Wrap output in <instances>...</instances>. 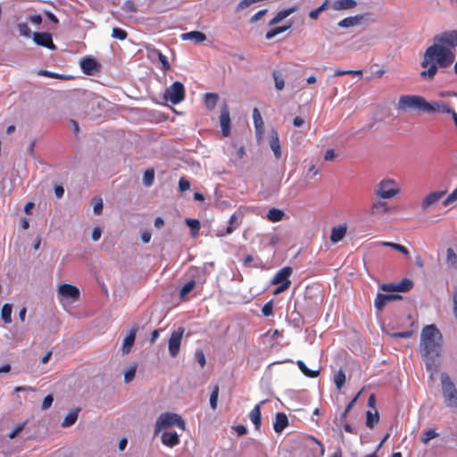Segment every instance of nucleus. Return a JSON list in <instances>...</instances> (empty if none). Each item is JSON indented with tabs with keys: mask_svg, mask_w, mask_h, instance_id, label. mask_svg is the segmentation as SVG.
Segmentation results:
<instances>
[{
	"mask_svg": "<svg viewBox=\"0 0 457 457\" xmlns=\"http://www.w3.org/2000/svg\"><path fill=\"white\" fill-rule=\"evenodd\" d=\"M453 314H454V317L457 320V290H455L453 292Z\"/></svg>",
	"mask_w": 457,
	"mask_h": 457,
	"instance_id": "64",
	"label": "nucleus"
},
{
	"mask_svg": "<svg viewBox=\"0 0 457 457\" xmlns=\"http://www.w3.org/2000/svg\"><path fill=\"white\" fill-rule=\"evenodd\" d=\"M161 439L162 443L169 447H173L179 444V435L176 432H163Z\"/></svg>",
	"mask_w": 457,
	"mask_h": 457,
	"instance_id": "24",
	"label": "nucleus"
},
{
	"mask_svg": "<svg viewBox=\"0 0 457 457\" xmlns=\"http://www.w3.org/2000/svg\"><path fill=\"white\" fill-rule=\"evenodd\" d=\"M77 419H78V411H72L65 416V418L63 419V420L62 422V426L63 428H68V427L73 425L76 422Z\"/></svg>",
	"mask_w": 457,
	"mask_h": 457,
	"instance_id": "35",
	"label": "nucleus"
},
{
	"mask_svg": "<svg viewBox=\"0 0 457 457\" xmlns=\"http://www.w3.org/2000/svg\"><path fill=\"white\" fill-rule=\"evenodd\" d=\"M424 112H439V113H450L452 112V109L448 104H446L443 101H434L428 103L426 101Z\"/></svg>",
	"mask_w": 457,
	"mask_h": 457,
	"instance_id": "10",
	"label": "nucleus"
},
{
	"mask_svg": "<svg viewBox=\"0 0 457 457\" xmlns=\"http://www.w3.org/2000/svg\"><path fill=\"white\" fill-rule=\"evenodd\" d=\"M288 425V419L283 412L276 414L273 428L276 433H281Z\"/></svg>",
	"mask_w": 457,
	"mask_h": 457,
	"instance_id": "22",
	"label": "nucleus"
},
{
	"mask_svg": "<svg viewBox=\"0 0 457 457\" xmlns=\"http://www.w3.org/2000/svg\"><path fill=\"white\" fill-rule=\"evenodd\" d=\"M445 192V191H435L432 193H429L421 203V209L423 212L428 211V209L436 204L444 195Z\"/></svg>",
	"mask_w": 457,
	"mask_h": 457,
	"instance_id": "12",
	"label": "nucleus"
},
{
	"mask_svg": "<svg viewBox=\"0 0 457 457\" xmlns=\"http://www.w3.org/2000/svg\"><path fill=\"white\" fill-rule=\"evenodd\" d=\"M218 396H219V386L215 385L213 386L212 392L210 395V405L212 410H215L217 408Z\"/></svg>",
	"mask_w": 457,
	"mask_h": 457,
	"instance_id": "42",
	"label": "nucleus"
},
{
	"mask_svg": "<svg viewBox=\"0 0 457 457\" xmlns=\"http://www.w3.org/2000/svg\"><path fill=\"white\" fill-rule=\"evenodd\" d=\"M112 37L120 40H124L127 37V32L120 28H113Z\"/></svg>",
	"mask_w": 457,
	"mask_h": 457,
	"instance_id": "47",
	"label": "nucleus"
},
{
	"mask_svg": "<svg viewBox=\"0 0 457 457\" xmlns=\"http://www.w3.org/2000/svg\"><path fill=\"white\" fill-rule=\"evenodd\" d=\"M253 119L256 134L259 137H261L263 133V120H262V115L257 108H254L253 111Z\"/></svg>",
	"mask_w": 457,
	"mask_h": 457,
	"instance_id": "28",
	"label": "nucleus"
},
{
	"mask_svg": "<svg viewBox=\"0 0 457 457\" xmlns=\"http://www.w3.org/2000/svg\"><path fill=\"white\" fill-rule=\"evenodd\" d=\"M284 217V212L280 209L272 208L267 213V219L271 222H278Z\"/></svg>",
	"mask_w": 457,
	"mask_h": 457,
	"instance_id": "31",
	"label": "nucleus"
},
{
	"mask_svg": "<svg viewBox=\"0 0 457 457\" xmlns=\"http://www.w3.org/2000/svg\"><path fill=\"white\" fill-rule=\"evenodd\" d=\"M185 98V87L179 82L176 81L168 87L163 94V99L170 102L172 104L181 103Z\"/></svg>",
	"mask_w": 457,
	"mask_h": 457,
	"instance_id": "8",
	"label": "nucleus"
},
{
	"mask_svg": "<svg viewBox=\"0 0 457 457\" xmlns=\"http://www.w3.org/2000/svg\"><path fill=\"white\" fill-rule=\"evenodd\" d=\"M270 147L272 150L274 156L277 159H279L281 157V147H280V142L278 134L276 130H271L270 136Z\"/></svg>",
	"mask_w": 457,
	"mask_h": 457,
	"instance_id": "20",
	"label": "nucleus"
},
{
	"mask_svg": "<svg viewBox=\"0 0 457 457\" xmlns=\"http://www.w3.org/2000/svg\"><path fill=\"white\" fill-rule=\"evenodd\" d=\"M195 358L196 361L200 364V366L202 368L205 365L206 360H205L204 353V352L202 350H196L195 351Z\"/></svg>",
	"mask_w": 457,
	"mask_h": 457,
	"instance_id": "52",
	"label": "nucleus"
},
{
	"mask_svg": "<svg viewBox=\"0 0 457 457\" xmlns=\"http://www.w3.org/2000/svg\"><path fill=\"white\" fill-rule=\"evenodd\" d=\"M186 222L192 229V235L195 237L198 233L200 228L199 221L197 220L187 219Z\"/></svg>",
	"mask_w": 457,
	"mask_h": 457,
	"instance_id": "48",
	"label": "nucleus"
},
{
	"mask_svg": "<svg viewBox=\"0 0 457 457\" xmlns=\"http://www.w3.org/2000/svg\"><path fill=\"white\" fill-rule=\"evenodd\" d=\"M219 96L217 94L214 93H207L205 95V104L208 109L212 110L217 102H218Z\"/></svg>",
	"mask_w": 457,
	"mask_h": 457,
	"instance_id": "38",
	"label": "nucleus"
},
{
	"mask_svg": "<svg viewBox=\"0 0 457 457\" xmlns=\"http://www.w3.org/2000/svg\"><path fill=\"white\" fill-rule=\"evenodd\" d=\"M426 99L417 95H403L399 97L397 109L402 112L425 110Z\"/></svg>",
	"mask_w": 457,
	"mask_h": 457,
	"instance_id": "6",
	"label": "nucleus"
},
{
	"mask_svg": "<svg viewBox=\"0 0 457 457\" xmlns=\"http://www.w3.org/2000/svg\"><path fill=\"white\" fill-rule=\"evenodd\" d=\"M412 331L411 330H407V331H403V332H399V333H391V334H388V336L392 338H408V337H411L412 336Z\"/></svg>",
	"mask_w": 457,
	"mask_h": 457,
	"instance_id": "53",
	"label": "nucleus"
},
{
	"mask_svg": "<svg viewBox=\"0 0 457 457\" xmlns=\"http://www.w3.org/2000/svg\"><path fill=\"white\" fill-rule=\"evenodd\" d=\"M346 225H339L337 227H334L331 229L330 240L332 243L336 244L341 241L345 234H346Z\"/></svg>",
	"mask_w": 457,
	"mask_h": 457,
	"instance_id": "25",
	"label": "nucleus"
},
{
	"mask_svg": "<svg viewBox=\"0 0 457 457\" xmlns=\"http://www.w3.org/2000/svg\"><path fill=\"white\" fill-rule=\"evenodd\" d=\"M337 154L333 149H328L324 155L325 161H333L336 158Z\"/></svg>",
	"mask_w": 457,
	"mask_h": 457,
	"instance_id": "61",
	"label": "nucleus"
},
{
	"mask_svg": "<svg viewBox=\"0 0 457 457\" xmlns=\"http://www.w3.org/2000/svg\"><path fill=\"white\" fill-rule=\"evenodd\" d=\"M380 288L385 292H397L396 284H383Z\"/></svg>",
	"mask_w": 457,
	"mask_h": 457,
	"instance_id": "58",
	"label": "nucleus"
},
{
	"mask_svg": "<svg viewBox=\"0 0 457 457\" xmlns=\"http://www.w3.org/2000/svg\"><path fill=\"white\" fill-rule=\"evenodd\" d=\"M441 391L445 405L453 411H457V388L447 373L440 376Z\"/></svg>",
	"mask_w": 457,
	"mask_h": 457,
	"instance_id": "4",
	"label": "nucleus"
},
{
	"mask_svg": "<svg viewBox=\"0 0 457 457\" xmlns=\"http://www.w3.org/2000/svg\"><path fill=\"white\" fill-rule=\"evenodd\" d=\"M152 237V234L148 230H145L141 233V239L142 241L146 244L149 243Z\"/></svg>",
	"mask_w": 457,
	"mask_h": 457,
	"instance_id": "63",
	"label": "nucleus"
},
{
	"mask_svg": "<svg viewBox=\"0 0 457 457\" xmlns=\"http://www.w3.org/2000/svg\"><path fill=\"white\" fill-rule=\"evenodd\" d=\"M181 38L183 40H193L196 43H202L206 40V36L204 33L200 31H190L183 33L181 35Z\"/></svg>",
	"mask_w": 457,
	"mask_h": 457,
	"instance_id": "27",
	"label": "nucleus"
},
{
	"mask_svg": "<svg viewBox=\"0 0 457 457\" xmlns=\"http://www.w3.org/2000/svg\"><path fill=\"white\" fill-rule=\"evenodd\" d=\"M17 29L21 36L25 37H30L31 36V30L25 22H19L17 23Z\"/></svg>",
	"mask_w": 457,
	"mask_h": 457,
	"instance_id": "43",
	"label": "nucleus"
},
{
	"mask_svg": "<svg viewBox=\"0 0 457 457\" xmlns=\"http://www.w3.org/2000/svg\"><path fill=\"white\" fill-rule=\"evenodd\" d=\"M290 27H291V23L288 25H285V26L276 27V28L269 30L266 33L265 37H266V39L270 40V39L273 38L275 36L287 31Z\"/></svg>",
	"mask_w": 457,
	"mask_h": 457,
	"instance_id": "34",
	"label": "nucleus"
},
{
	"mask_svg": "<svg viewBox=\"0 0 457 457\" xmlns=\"http://www.w3.org/2000/svg\"><path fill=\"white\" fill-rule=\"evenodd\" d=\"M136 370H137L136 365L129 367L126 370V372L124 373V380L126 383H129L130 381L133 380V378H135Z\"/></svg>",
	"mask_w": 457,
	"mask_h": 457,
	"instance_id": "46",
	"label": "nucleus"
},
{
	"mask_svg": "<svg viewBox=\"0 0 457 457\" xmlns=\"http://www.w3.org/2000/svg\"><path fill=\"white\" fill-rule=\"evenodd\" d=\"M413 286V283L409 278H403L400 283L396 284L397 292H407Z\"/></svg>",
	"mask_w": 457,
	"mask_h": 457,
	"instance_id": "40",
	"label": "nucleus"
},
{
	"mask_svg": "<svg viewBox=\"0 0 457 457\" xmlns=\"http://www.w3.org/2000/svg\"><path fill=\"white\" fill-rule=\"evenodd\" d=\"M237 217L236 214H233L228 220V226L226 228V233L231 234L237 228Z\"/></svg>",
	"mask_w": 457,
	"mask_h": 457,
	"instance_id": "45",
	"label": "nucleus"
},
{
	"mask_svg": "<svg viewBox=\"0 0 457 457\" xmlns=\"http://www.w3.org/2000/svg\"><path fill=\"white\" fill-rule=\"evenodd\" d=\"M296 364L299 368V370L306 376V377H309V378H316L319 374H320V370H311L309 368H307V366L305 365V363L303 361H296Z\"/></svg>",
	"mask_w": 457,
	"mask_h": 457,
	"instance_id": "30",
	"label": "nucleus"
},
{
	"mask_svg": "<svg viewBox=\"0 0 457 457\" xmlns=\"http://www.w3.org/2000/svg\"><path fill=\"white\" fill-rule=\"evenodd\" d=\"M171 427H178L183 431L186 430V423L179 414L172 412L162 413L155 422L154 435Z\"/></svg>",
	"mask_w": 457,
	"mask_h": 457,
	"instance_id": "5",
	"label": "nucleus"
},
{
	"mask_svg": "<svg viewBox=\"0 0 457 457\" xmlns=\"http://www.w3.org/2000/svg\"><path fill=\"white\" fill-rule=\"evenodd\" d=\"M184 331V328L180 327L170 335L169 339V353L171 357H176L179 354Z\"/></svg>",
	"mask_w": 457,
	"mask_h": 457,
	"instance_id": "9",
	"label": "nucleus"
},
{
	"mask_svg": "<svg viewBox=\"0 0 457 457\" xmlns=\"http://www.w3.org/2000/svg\"><path fill=\"white\" fill-rule=\"evenodd\" d=\"M79 296V289L73 285L63 283L57 287L56 297L62 305L73 303Z\"/></svg>",
	"mask_w": 457,
	"mask_h": 457,
	"instance_id": "7",
	"label": "nucleus"
},
{
	"mask_svg": "<svg viewBox=\"0 0 457 457\" xmlns=\"http://www.w3.org/2000/svg\"><path fill=\"white\" fill-rule=\"evenodd\" d=\"M438 436V433L433 429V428H428V429H425L422 434H421V437H420V440L423 444H428L431 439H434L436 437Z\"/></svg>",
	"mask_w": 457,
	"mask_h": 457,
	"instance_id": "33",
	"label": "nucleus"
},
{
	"mask_svg": "<svg viewBox=\"0 0 457 457\" xmlns=\"http://www.w3.org/2000/svg\"><path fill=\"white\" fill-rule=\"evenodd\" d=\"M366 20L365 14H357L346 17L337 22V26L342 29H349L360 26Z\"/></svg>",
	"mask_w": 457,
	"mask_h": 457,
	"instance_id": "11",
	"label": "nucleus"
},
{
	"mask_svg": "<svg viewBox=\"0 0 457 457\" xmlns=\"http://www.w3.org/2000/svg\"><path fill=\"white\" fill-rule=\"evenodd\" d=\"M267 12V9L260 10L257 12L253 16H252L250 21L251 22H256L259 21L262 17H263Z\"/></svg>",
	"mask_w": 457,
	"mask_h": 457,
	"instance_id": "59",
	"label": "nucleus"
},
{
	"mask_svg": "<svg viewBox=\"0 0 457 457\" xmlns=\"http://www.w3.org/2000/svg\"><path fill=\"white\" fill-rule=\"evenodd\" d=\"M262 403H264V401L256 404L249 413V418L251 421L253 423L256 429H259L262 424L261 405Z\"/></svg>",
	"mask_w": 457,
	"mask_h": 457,
	"instance_id": "26",
	"label": "nucleus"
},
{
	"mask_svg": "<svg viewBox=\"0 0 457 457\" xmlns=\"http://www.w3.org/2000/svg\"><path fill=\"white\" fill-rule=\"evenodd\" d=\"M154 180V170H147L144 172L142 182L145 187H151Z\"/></svg>",
	"mask_w": 457,
	"mask_h": 457,
	"instance_id": "39",
	"label": "nucleus"
},
{
	"mask_svg": "<svg viewBox=\"0 0 457 457\" xmlns=\"http://www.w3.org/2000/svg\"><path fill=\"white\" fill-rule=\"evenodd\" d=\"M29 21L33 24H40L42 22V17L39 14H33L29 16Z\"/></svg>",
	"mask_w": 457,
	"mask_h": 457,
	"instance_id": "62",
	"label": "nucleus"
},
{
	"mask_svg": "<svg viewBox=\"0 0 457 457\" xmlns=\"http://www.w3.org/2000/svg\"><path fill=\"white\" fill-rule=\"evenodd\" d=\"M179 187L182 192H185L190 188V183L185 178H180L179 181Z\"/></svg>",
	"mask_w": 457,
	"mask_h": 457,
	"instance_id": "55",
	"label": "nucleus"
},
{
	"mask_svg": "<svg viewBox=\"0 0 457 457\" xmlns=\"http://www.w3.org/2000/svg\"><path fill=\"white\" fill-rule=\"evenodd\" d=\"M457 201V187L444 200V205L448 206Z\"/></svg>",
	"mask_w": 457,
	"mask_h": 457,
	"instance_id": "51",
	"label": "nucleus"
},
{
	"mask_svg": "<svg viewBox=\"0 0 457 457\" xmlns=\"http://www.w3.org/2000/svg\"><path fill=\"white\" fill-rule=\"evenodd\" d=\"M157 56H158V59L159 61L162 62V69L163 71H168L170 68V65L168 62V59L165 55H163L160 51L156 50L155 51Z\"/></svg>",
	"mask_w": 457,
	"mask_h": 457,
	"instance_id": "49",
	"label": "nucleus"
},
{
	"mask_svg": "<svg viewBox=\"0 0 457 457\" xmlns=\"http://www.w3.org/2000/svg\"><path fill=\"white\" fill-rule=\"evenodd\" d=\"M262 312L264 316H270L272 314V304L271 303H267L262 309Z\"/></svg>",
	"mask_w": 457,
	"mask_h": 457,
	"instance_id": "60",
	"label": "nucleus"
},
{
	"mask_svg": "<svg viewBox=\"0 0 457 457\" xmlns=\"http://www.w3.org/2000/svg\"><path fill=\"white\" fill-rule=\"evenodd\" d=\"M401 193L400 184L392 178L385 177L373 188V194L378 199H393Z\"/></svg>",
	"mask_w": 457,
	"mask_h": 457,
	"instance_id": "3",
	"label": "nucleus"
},
{
	"mask_svg": "<svg viewBox=\"0 0 457 457\" xmlns=\"http://www.w3.org/2000/svg\"><path fill=\"white\" fill-rule=\"evenodd\" d=\"M357 2L355 0H335L330 7L335 11L351 10L355 8Z\"/></svg>",
	"mask_w": 457,
	"mask_h": 457,
	"instance_id": "21",
	"label": "nucleus"
},
{
	"mask_svg": "<svg viewBox=\"0 0 457 457\" xmlns=\"http://www.w3.org/2000/svg\"><path fill=\"white\" fill-rule=\"evenodd\" d=\"M26 423H21L18 426L15 427V428L8 435V437L10 439L15 438L25 428Z\"/></svg>",
	"mask_w": 457,
	"mask_h": 457,
	"instance_id": "54",
	"label": "nucleus"
},
{
	"mask_svg": "<svg viewBox=\"0 0 457 457\" xmlns=\"http://www.w3.org/2000/svg\"><path fill=\"white\" fill-rule=\"evenodd\" d=\"M319 169L314 164H311L308 169L306 177L312 179L315 177L317 174H319Z\"/></svg>",
	"mask_w": 457,
	"mask_h": 457,
	"instance_id": "56",
	"label": "nucleus"
},
{
	"mask_svg": "<svg viewBox=\"0 0 457 457\" xmlns=\"http://www.w3.org/2000/svg\"><path fill=\"white\" fill-rule=\"evenodd\" d=\"M398 299H402L400 295H384L378 293L375 299L374 306L378 311H381L387 303Z\"/></svg>",
	"mask_w": 457,
	"mask_h": 457,
	"instance_id": "17",
	"label": "nucleus"
},
{
	"mask_svg": "<svg viewBox=\"0 0 457 457\" xmlns=\"http://www.w3.org/2000/svg\"><path fill=\"white\" fill-rule=\"evenodd\" d=\"M457 46V31H447L433 37V43L423 54L420 66V77L432 80L439 69L449 67L455 59L454 49Z\"/></svg>",
	"mask_w": 457,
	"mask_h": 457,
	"instance_id": "1",
	"label": "nucleus"
},
{
	"mask_svg": "<svg viewBox=\"0 0 457 457\" xmlns=\"http://www.w3.org/2000/svg\"><path fill=\"white\" fill-rule=\"evenodd\" d=\"M272 77L275 83V88L279 91L282 90L285 87V79L282 74L278 71H274L272 72Z\"/></svg>",
	"mask_w": 457,
	"mask_h": 457,
	"instance_id": "37",
	"label": "nucleus"
},
{
	"mask_svg": "<svg viewBox=\"0 0 457 457\" xmlns=\"http://www.w3.org/2000/svg\"><path fill=\"white\" fill-rule=\"evenodd\" d=\"M195 286V282L194 280H190L187 282L181 288L179 295L181 297H185L188 293H190Z\"/></svg>",
	"mask_w": 457,
	"mask_h": 457,
	"instance_id": "44",
	"label": "nucleus"
},
{
	"mask_svg": "<svg viewBox=\"0 0 457 457\" xmlns=\"http://www.w3.org/2000/svg\"><path fill=\"white\" fill-rule=\"evenodd\" d=\"M379 420V415L377 411L372 413L370 411H368L366 413V425L367 427L372 428L375 424H377Z\"/></svg>",
	"mask_w": 457,
	"mask_h": 457,
	"instance_id": "36",
	"label": "nucleus"
},
{
	"mask_svg": "<svg viewBox=\"0 0 457 457\" xmlns=\"http://www.w3.org/2000/svg\"><path fill=\"white\" fill-rule=\"evenodd\" d=\"M12 306L10 303H4L1 310V317L5 324L12 322Z\"/></svg>",
	"mask_w": 457,
	"mask_h": 457,
	"instance_id": "32",
	"label": "nucleus"
},
{
	"mask_svg": "<svg viewBox=\"0 0 457 457\" xmlns=\"http://www.w3.org/2000/svg\"><path fill=\"white\" fill-rule=\"evenodd\" d=\"M33 40L34 42L49 49H54L55 46L53 43L52 37L47 32H35L33 33Z\"/></svg>",
	"mask_w": 457,
	"mask_h": 457,
	"instance_id": "14",
	"label": "nucleus"
},
{
	"mask_svg": "<svg viewBox=\"0 0 457 457\" xmlns=\"http://www.w3.org/2000/svg\"><path fill=\"white\" fill-rule=\"evenodd\" d=\"M80 67L84 73L87 75H94L99 70V64L94 58H84L80 62Z\"/></svg>",
	"mask_w": 457,
	"mask_h": 457,
	"instance_id": "16",
	"label": "nucleus"
},
{
	"mask_svg": "<svg viewBox=\"0 0 457 457\" xmlns=\"http://www.w3.org/2000/svg\"><path fill=\"white\" fill-rule=\"evenodd\" d=\"M445 264L449 269H457V253L452 247L446 249Z\"/></svg>",
	"mask_w": 457,
	"mask_h": 457,
	"instance_id": "29",
	"label": "nucleus"
},
{
	"mask_svg": "<svg viewBox=\"0 0 457 457\" xmlns=\"http://www.w3.org/2000/svg\"><path fill=\"white\" fill-rule=\"evenodd\" d=\"M137 332V327L132 328L129 330V334L123 339V343H122V346H121V352L123 354H127L130 352V350L134 345V342H135Z\"/></svg>",
	"mask_w": 457,
	"mask_h": 457,
	"instance_id": "19",
	"label": "nucleus"
},
{
	"mask_svg": "<svg viewBox=\"0 0 457 457\" xmlns=\"http://www.w3.org/2000/svg\"><path fill=\"white\" fill-rule=\"evenodd\" d=\"M54 402V398L51 395H48L45 397L42 403V410L48 409Z\"/></svg>",
	"mask_w": 457,
	"mask_h": 457,
	"instance_id": "57",
	"label": "nucleus"
},
{
	"mask_svg": "<svg viewBox=\"0 0 457 457\" xmlns=\"http://www.w3.org/2000/svg\"><path fill=\"white\" fill-rule=\"evenodd\" d=\"M220 123L222 130V134L225 137L229 136L230 134V116L228 107L225 105L221 111L220 116Z\"/></svg>",
	"mask_w": 457,
	"mask_h": 457,
	"instance_id": "18",
	"label": "nucleus"
},
{
	"mask_svg": "<svg viewBox=\"0 0 457 457\" xmlns=\"http://www.w3.org/2000/svg\"><path fill=\"white\" fill-rule=\"evenodd\" d=\"M384 199H378L374 201L370 207V214L374 217H378L390 211L388 204L383 201Z\"/></svg>",
	"mask_w": 457,
	"mask_h": 457,
	"instance_id": "13",
	"label": "nucleus"
},
{
	"mask_svg": "<svg viewBox=\"0 0 457 457\" xmlns=\"http://www.w3.org/2000/svg\"><path fill=\"white\" fill-rule=\"evenodd\" d=\"M291 274L292 269L290 267H284L276 273L271 282L274 285H282L287 283V286H290L291 281L289 277Z\"/></svg>",
	"mask_w": 457,
	"mask_h": 457,
	"instance_id": "15",
	"label": "nucleus"
},
{
	"mask_svg": "<svg viewBox=\"0 0 457 457\" xmlns=\"http://www.w3.org/2000/svg\"><path fill=\"white\" fill-rule=\"evenodd\" d=\"M420 353L428 370L438 369V358L442 353V334L436 325H426L420 333Z\"/></svg>",
	"mask_w": 457,
	"mask_h": 457,
	"instance_id": "2",
	"label": "nucleus"
},
{
	"mask_svg": "<svg viewBox=\"0 0 457 457\" xmlns=\"http://www.w3.org/2000/svg\"><path fill=\"white\" fill-rule=\"evenodd\" d=\"M334 381H335V384H336V386L338 390H340L342 388V386H344L345 382V374L343 370H338L336 374H335V377H334Z\"/></svg>",
	"mask_w": 457,
	"mask_h": 457,
	"instance_id": "41",
	"label": "nucleus"
},
{
	"mask_svg": "<svg viewBox=\"0 0 457 457\" xmlns=\"http://www.w3.org/2000/svg\"><path fill=\"white\" fill-rule=\"evenodd\" d=\"M298 10L297 6H292L287 9H284L279 11L275 17L269 22L270 26L275 25L282 21L284 19L294 13Z\"/></svg>",
	"mask_w": 457,
	"mask_h": 457,
	"instance_id": "23",
	"label": "nucleus"
},
{
	"mask_svg": "<svg viewBox=\"0 0 457 457\" xmlns=\"http://www.w3.org/2000/svg\"><path fill=\"white\" fill-rule=\"evenodd\" d=\"M94 205H93V212L96 215H99L102 213L103 211V201L101 198H94L93 200Z\"/></svg>",
	"mask_w": 457,
	"mask_h": 457,
	"instance_id": "50",
	"label": "nucleus"
}]
</instances>
